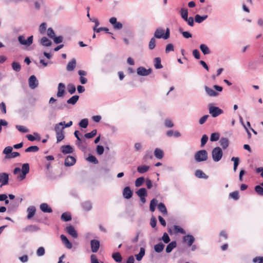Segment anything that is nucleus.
Returning a JSON list of instances; mask_svg holds the SVG:
<instances>
[{
    "instance_id": "58",
    "label": "nucleus",
    "mask_w": 263,
    "mask_h": 263,
    "mask_svg": "<svg viewBox=\"0 0 263 263\" xmlns=\"http://www.w3.org/2000/svg\"><path fill=\"white\" fill-rule=\"evenodd\" d=\"M47 28L46 23H42L39 27V31L41 34H44Z\"/></svg>"
},
{
    "instance_id": "28",
    "label": "nucleus",
    "mask_w": 263,
    "mask_h": 263,
    "mask_svg": "<svg viewBox=\"0 0 263 263\" xmlns=\"http://www.w3.org/2000/svg\"><path fill=\"white\" fill-rule=\"evenodd\" d=\"M154 155L157 158L161 159L163 157L164 153L162 150L157 148L154 151Z\"/></svg>"
},
{
    "instance_id": "20",
    "label": "nucleus",
    "mask_w": 263,
    "mask_h": 263,
    "mask_svg": "<svg viewBox=\"0 0 263 263\" xmlns=\"http://www.w3.org/2000/svg\"><path fill=\"white\" fill-rule=\"evenodd\" d=\"M76 60L72 59L69 61L67 65L66 69L67 71H71L74 70L76 66Z\"/></svg>"
},
{
    "instance_id": "44",
    "label": "nucleus",
    "mask_w": 263,
    "mask_h": 263,
    "mask_svg": "<svg viewBox=\"0 0 263 263\" xmlns=\"http://www.w3.org/2000/svg\"><path fill=\"white\" fill-rule=\"evenodd\" d=\"M61 219L65 221H68L71 219V216L68 213H64L61 215Z\"/></svg>"
},
{
    "instance_id": "14",
    "label": "nucleus",
    "mask_w": 263,
    "mask_h": 263,
    "mask_svg": "<svg viewBox=\"0 0 263 263\" xmlns=\"http://www.w3.org/2000/svg\"><path fill=\"white\" fill-rule=\"evenodd\" d=\"M204 88L207 95L209 97H217L219 95L217 92L207 86H204Z\"/></svg>"
},
{
    "instance_id": "56",
    "label": "nucleus",
    "mask_w": 263,
    "mask_h": 263,
    "mask_svg": "<svg viewBox=\"0 0 263 263\" xmlns=\"http://www.w3.org/2000/svg\"><path fill=\"white\" fill-rule=\"evenodd\" d=\"M229 196L231 198H232L235 200H237L239 198V193L238 191H235V192H232V193H230Z\"/></svg>"
},
{
    "instance_id": "54",
    "label": "nucleus",
    "mask_w": 263,
    "mask_h": 263,
    "mask_svg": "<svg viewBox=\"0 0 263 263\" xmlns=\"http://www.w3.org/2000/svg\"><path fill=\"white\" fill-rule=\"evenodd\" d=\"M97 131L96 129L92 130L90 133L85 134L84 136L86 138H91L95 137L97 134Z\"/></svg>"
},
{
    "instance_id": "2",
    "label": "nucleus",
    "mask_w": 263,
    "mask_h": 263,
    "mask_svg": "<svg viewBox=\"0 0 263 263\" xmlns=\"http://www.w3.org/2000/svg\"><path fill=\"white\" fill-rule=\"evenodd\" d=\"M223 152L219 147H216L212 151V159L214 162H218L222 158Z\"/></svg>"
},
{
    "instance_id": "9",
    "label": "nucleus",
    "mask_w": 263,
    "mask_h": 263,
    "mask_svg": "<svg viewBox=\"0 0 263 263\" xmlns=\"http://www.w3.org/2000/svg\"><path fill=\"white\" fill-rule=\"evenodd\" d=\"M67 233L71 236L73 238H77L78 234L74 228L72 226H69L66 228Z\"/></svg>"
},
{
    "instance_id": "18",
    "label": "nucleus",
    "mask_w": 263,
    "mask_h": 263,
    "mask_svg": "<svg viewBox=\"0 0 263 263\" xmlns=\"http://www.w3.org/2000/svg\"><path fill=\"white\" fill-rule=\"evenodd\" d=\"M183 241L187 243L189 246H191L195 241V238L192 235H187L183 237Z\"/></svg>"
},
{
    "instance_id": "59",
    "label": "nucleus",
    "mask_w": 263,
    "mask_h": 263,
    "mask_svg": "<svg viewBox=\"0 0 263 263\" xmlns=\"http://www.w3.org/2000/svg\"><path fill=\"white\" fill-rule=\"evenodd\" d=\"M87 160L90 162H91V163H93L94 164H97L98 163V160H97V159L96 158V157H95L93 155H89L88 158H87Z\"/></svg>"
},
{
    "instance_id": "7",
    "label": "nucleus",
    "mask_w": 263,
    "mask_h": 263,
    "mask_svg": "<svg viewBox=\"0 0 263 263\" xmlns=\"http://www.w3.org/2000/svg\"><path fill=\"white\" fill-rule=\"evenodd\" d=\"M109 22L113 25V27L115 29L119 30L122 29L123 27L122 23L119 22H117V18L115 17L110 18Z\"/></svg>"
},
{
    "instance_id": "27",
    "label": "nucleus",
    "mask_w": 263,
    "mask_h": 263,
    "mask_svg": "<svg viewBox=\"0 0 263 263\" xmlns=\"http://www.w3.org/2000/svg\"><path fill=\"white\" fill-rule=\"evenodd\" d=\"M40 43L44 46L49 47L51 45V42L46 37H43L40 40Z\"/></svg>"
},
{
    "instance_id": "50",
    "label": "nucleus",
    "mask_w": 263,
    "mask_h": 263,
    "mask_svg": "<svg viewBox=\"0 0 263 263\" xmlns=\"http://www.w3.org/2000/svg\"><path fill=\"white\" fill-rule=\"evenodd\" d=\"M88 124V121L87 119H84L79 122V126L82 128H86Z\"/></svg>"
},
{
    "instance_id": "22",
    "label": "nucleus",
    "mask_w": 263,
    "mask_h": 263,
    "mask_svg": "<svg viewBox=\"0 0 263 263\" xmlns=\"http://www.w3.org/2000/svg\"><path fill=\"white\" fill-rule=\"evenodd\" d=\"M220 146L223 149H226L229 145V140L227 138H221L219 141Z\"/></svg>"
},
{
    "instance_id": "64",
    "label": "nucleus",
    "mask_w": 263,
    "mask_h": 263,
    "mask_svg": "<svg viewBox=\"0 0 263 263\" xmlns=\"http://www.w3.org/2000/svg\"><path fill=\"white\" fill-rule=\"evenodd\" d=\"M91 263H103L102 261L99 262L95 254H92L90 256Z\"/></svg>"
},
{
    "instance_id": "51",
    "label": "nucleus",
    "mask_w": 263,
    "mask_h": 263,
    "mask_svg": "<svg viewBox=\"0 0 263 263\" xmlns=\"http://www.w3.org/2000/svg\"><path fill=\"white\" fill-rule=\"evenodd\" d=\"M144 181V179L143 177H139L135 181V186L136 187L141 186Z\"/></svg>"
},
{
    "instance_id": "57",
    "label": "nucleus",
    "mask_w": 263,
    "mask_h": 263,
    "mask_svg": "<svg viewBox=\"0 0 263 263\" xmlns=\"http://www.w3.org/2000/svg\"><path fill=\"white\" fill-rule=\"evenodd\" d=\"M174 230L176 233H180L183 234L185 233V231L182 228L178 226H174Z\"/></svg>"
},
{
    "instance_id": "8",
    "label": "nucleus",
    "mask_w": 263,
    "mask_h": 263,
    "mask_svg": "<svg viewBox=\"0 0 263 263\" xmlns=\"http://www.w3.org/2000/svg\"><path fill=\"white\" fill-rule=\"evenodd\" d=\"M28 82L30 88L32 89H35L38 86V81L34 75L31 76L29 78Z\"/></svg>"
},
{
    "instance_id": "33",
    "label": "nucleus",
    "mask_w": 263,
    "mask_h": 263,
    "mask_svg": "<svg viewBox=\"0 0 263 263\" xmlns=\"http://www.w3.org/2000/svg\"><path fill=\"white\" fill-rule=\"evenodd\" d=\"M164 245L162 242H159L154 246V250L157 253L161 252L164 249Z\"/></svg>"
},
{
    "instance_id": "46",
    "label": "nucleus",
    "mask_w": 263,
    "mask_h": 263,
    "mask_svg": "<svg viewBox=\"0 0 263 263\" xmlns=\"http://www.w3.org/2000/svg\"><path fill=\"white\" fill-rule=\"evenodd\" d=\"M156 40L154 37H152L148 43V48L150 50H153L156 46Z\"/></svg>"
},
{
    "instance_id": "34",
    "label": "nucleus",
    "mask_w": 263,
    "mask_h": 263,
    "mask_svg": "<svg viewBox=\"0 0 263 263\" xmlns=\"http://www.w3.org/2000/svg\"><path fill=\"white\" fill-rule=\"evenodd\" d=\"M137 195L140 198L147 196V191L145 188H141L136 192Z\"/></svg>"
},
{
    "instance_id": "35",
    "label": "nucleus",
    "mask_w": 263,
    "mask_h": 263,
    "mask_svg": "<svg viewBox=\"0 0 263 263\" xmlns=\"http://www.w3.org/2000/svg\"><path fill=\"white\" fill-rule=\"evenodd\" d=\"M11 65L12 69L16 72H19L21 69V66L18 62H13Z\"/></svg>"
},
{
    "instance_id": "30",
    "label": "nucleus",
    "mask_w": 263,
    "mask_h": 263,
    "mask_svg": "<svg viewBox=\"0 0 263 263\" xmlns=\"http://www.w3.org/2000/svg\"><path fill=\"white\" fill-rule=\"evenodd\" d=\"M200 49L203 54H209L210 53L211 51L209 48L205 44H201L200 45Z\"/></svg>"
},
{
    "instance_id": "61",
    "label": "nucleus",
    "mask_w": 263,
    "mask_h": 263,
    "mask_svg": "<svg viewBox=\"0 0 263 263\" xmlns=\"http://www.w3.org/2000/svg\"><path fill=\"white\" fill-rule=\"evenodd\" d=\"M47 34L48 36L50 39H53L55 36L54 32L51 28H49L47 29Z\"/></svg>"
},
{
    "instance_id": "53",
    "label": "nucleus",
    "mask_w": 263,
    "mask_h": 263,
    "mask_svg": "<svg viewBox=\"0 0 263 263\" xmlns=\"http://www.w3.org/2000/svg\"><path fill=\"white\" fill-rule=\"evenodd\" d=\"M15 127L21 133H26L29 132V130L26 127L22 125H17Z\"/></svg>"
},
{
    "instance_id": "63",
    "label": "nucleus",
    "mask_w": 263,
    "mask_h": 263,
    "mask_svg": "<svg viewBox=\"0 0 263 263\" xmlns=\"http://www.w3.org/2000/svg\"><path fill=\"white\" fill-rule=\"evenodd\" d=\"M164 125L167 127H173L174 126L173 122L170 119H166L165 120Z\"/></svg>"
},
{
    "instance_id": "16",
    "label": "nucleus",
    "mask_w": 263,
    "mask_h": 263,
    "mask_svg": "<svg viewBox=\"0 0 263 263\" xmlns=\"http://www.w3.org/2000/svg\"><path fill=\"white\" fill-rule=\"evenodd\" d=\"M76 159L71 156H68L65 160V165L67 166H72L76 163Z\"/></svg>"
},
{
    "instance_id": "62",
    "label": "nucleus",
    "mask_w": 263,
    "mask_h": 263,
    "mask_svg": "<svg viewBox=\"0 0 263 263\" xmlns=\"http://www.w3.org/2000/svg\"><path fill=\"white\" fill-rule=\"evenodd\" d=\"M45 249L43 247H39L36 251V255L38 256H42L45 254Z\"/></svg>"
},
{
    "instance_id": "45",
    "label": "nucleus",
    "mask_w": 263,
    "mask_h": 263,
    "mask_svg": "<svg viewBox=\"0 0 263 263\" xmlns=\"http://www.w3.org/2000/svg\"><path fill=\"white\" fill-rule=\"evenodd\" d=\"M159 210L164 214H167V210L163 203H160L158 205Z\"/></svg>"
},
{
    "instance_id": "41",
    "label": "nucleus",
    "mask_w": 263,
    "mask_h": 263,
    "mask_svg": "<svg viewBox=\"0 0 263 263\" xmlns=\"http://www.w3.org/2000/svg\"><path fill=\"white\" fill-rule=\"evenodd\" d=\"M158 203V201L156 199H153L150 202L149 209L151 211L154 212L156 209V206Z\"/></svg>"
},
{
    "instance_id": "42",
    "label": "nucleus",
    "mask_w": 263,
    "mask_h": 263,
    "mask_svg": "<svg viewBox=\"0 0 263 263\" xmlns=\"http://www.w3.org/2000/svg\"><path fill=\"white\" fill-rule=\"evenodd\" d=\"M145 254V249L143 248H140V251L139 254L136 255V259L138 261H140Z\"/></svg>"
},
{
    "instance_id": "52",
    "label": "nucleus",
    "mask_w": 263,
    "mask_h": 263,
    "mask_svg": "<svg viewBox=\"0 0 263 263\" xmlns=\"http://www.w3.org/2000/svg\"><path fill=\"white\" fill-rule=\"evenodd\" d=\"M22 172L25 174H28L29 172V165L28 163H24L22 165Z\"/></svg>"
},
{
    "instance_id": "43",
    "label": "nucleus",
    "mask_w": 263,
    "mask_h": 263,
    "mask_svg": "<svg viewBox=\"0 0 263 263\" xmlns=\"http://www.w3.org/2000/svg\"><path fill=\"white\" fill-rule=\"evenodd\" d=\"M34 135L36 137V138L35 137H34L33 136H32V135H30V134L27 135L26 137L27 138L28 140H29L30 141H33L35 140L36 139H37L38 140L40 139V137L37 133H34Z\"/></svg>"
},
{
    "instance_id": "11",
    "label": "nucleus",
    "mask_w": 263,
    "mask_h": 263,
    "mask_svg": "<svg viewBox=\"0 0 263 263\" xmlns=\"http://www.w3.org/2000/svg\"><path fill=\"white\" fill-rule=\"evenodd\" d=\"M154 37L157 39H163L165 40L164 30L161 28H157L154 33Z\"/></svg>"
},
{
    "instance_id": "32",
    "label": "nucleus",
    "mask_w": 263,
    "mask_h": 263,
    "mask_svg": "<svg viewBox=\"0 0 263 263\" xmlns=\"http://www.w3.org/2000/svg\"><path fill=\"white\" fill-rule=\"evenodd\" d=\"M195 175L198 178L208 179V176L201 170H197L195 172Z\"/></svg>"
},
{
    "instance_id": "24",
    "label": "nucleus",
    "mask_w": 263,
    "mask_h": 263,
    "mask_svg": "<svg viewBox=\"0 0 263 263\" xmlns=\"http://www.w3.org/2000/svg\"><path fill=\"white\" fill-rule=\"evenodd\" d=\"M35 211L36 209L34 206H31L28 207L27 210L28 213L27 218L28 219L31 218L34 216Z\"/></svg>"
},
{
    "instance_id": "3",
    "label": "nucleus",
    "mask_w": 263,
    "mask_h": 263,
    "mask_svg": "<svg viewBox=\"0 0 263 263\" xmlns=\"http://www.w3.org/2000/svg\"><path fill=\"white\" fill-rule=\"evenodd\" d=\"M33 36L31 35L29 36L27 40L24 35H20L18 37V42L22 45L27 47L30 46L33 43Z\"/></svg>"
},
{
    "instance_id": "60",
    "label": "nucleus",
    "mask_w": 263,
    "mask_h": 263,
    "mask_svg": "<svg viewBox=\"0 0 263 263\" xmlns=\"http://www.w3.org/2000/svg\"><path fill=\"white\" fill-rule=\"evenodd\" d=\"M208 140V137L206 135H203L201 139V147H203Z\"/></svg>"
},
{
    "instance_id": "13",
    "label": "nucleus",
    "mask_w": 263,
    "mask_h": 263,
    "mask_svg": "<svg viewBox=\"0 0 263 263\" xmlns=\"http://www.w3.org/2000/svg\"><path fill=\"white\" fill-rule=\"evenodd\" d=\"M61 239L63 242V243L65 246V247L68 249H70L72 248V246L71 243L69 241L66 236L64 235H61L60 236Z\"/></svg>"
},
{
    "instance_id": "6",
    "label": "nucleus",
    "mask_w": 263,
    "mask_h": 263,
    "mask_svg": "<svg viewBox=\"0 0 263 263\" xmlns=\"http://www.w3.org/2000/svg\"><path fill=\"white\" fill-rule=\"evenodd\" d=\"M9 181V175L6 173H0V186L7 185Z\"/></svg>"
},
{
    "instance_id": "15",
    "label": "nucleus",
    "mask_w": 263,
    "mask_h": 263,
    "mask_svg": "<svg viewBox=\"0 0 263 263\" xmlns=\"http://www.w3.org/2000/svg\"><path fill=\"white\" fill-rule=\"evenodd\" d=\"M64 124H65V122H61L55 125L54 130L56 134L64 133L63 129L65 128V127L63 126Z\"/></svg>"
},
{
    "instance_id": "39",
    "label": "nucleus",
    "mask_w": 263,
    "mask_h": 263,
    "mask_svg": "<svg viewBox=\"0 0 263 263\" xmlns=\"http://www.w3.org/2000/svg\"><path fill=\"white\" fill-rule=\"evenodd\" d=\"M208 17V15H203V16H200L199 14H197L195 16V21L196 22L198 23H201L204 20H205Z\"/></svg>"
},
{
    "instance_id": "55",
    "label": "nucleus",
    "mask_w": 263,
    "mask_h": 263,
    "mask_svg": "<svg viewBox=\"0 0 263 263\" xmlns=\"http://www.w3.org/2000/svg\"><path fill=\"white\" fill-rule=\"evenodd\" d=\"M39 148L37 146H31L25 149L26 152H36Z\"/></svg>"
},
{
    "instance_id": "31",
    "label": "nucleus",
    "mask_w": 263,
    "mask_h": 263,
    "mask_svg": "<svg viewBox=\"0 0 263 263\" xmlns=\"http://www.w3.org/2000/svg\"><path fill=\"white\" fill-rule=\"evenodd\" d=\"M79 99V96L77 95H74L71 97L67 101V103L71 105H74L78 101Z\"/></svg>"
},
{
    "instance_id": "1",
    "label": "nucleus",
    "mask_w": 263,
    "mask_h": 263,
    "mask_svg": "<svg viewBox=\"0 0 263 263\" xmlns=\"http://www.w3.org/2000/svg\"><path fill=\"white\" fill-rule=\"evenodd\" d=\"M208 158V153L204 149L197 152L194 155L195 160L197 162L206 161Z\"/></svg>"
},
{
    "instance_id": "25",
    "label": "nucleus",
    "mask_w": 263,
    "mask_h": 263,
    "mask_svg": "<svg viewBox=\"0 0 263 263\" xmlns=\"http://www.w3.org/2000/svg\"><path fill=\"white\" fill-rule=\"evenodd\" d=\"M44 4V0H34V7L36 10H39Z\"/></svg>"
},
{
    "instance_id": "37",
    "label": "nucleus",
    "mask_w": 263,
    "mask_h": 263,
    "mask_svg": "<svg viewBox=\"0 0 263 263\" xmlns=\"http://www.w3.org/2000/svg\"><path fill=\"white\" fill-rule=\"evenodd\" d=\"M112 257L117 262H121L122 260V256L119 252L112 254Z\"/></svg>"
},
{
    "instance_id": "10",
    "label": "nucleus",
    "mask_w": 263,
    "mask_h": 263,
    "mask_svg": "<svg viewBox=\"0 0 263 263\" xmlns=\"http://www.w3.org/2000/svg\"><path fill=\"white\" fill-rule=\"evenodd\" d=\"M90 246L91 251L93 253H96L98 251L100 248V242L99 240L96 239L91 240L90 241Z\"/></svg>"
},
{
    "instance_id": "48",
    "label": "nucleus",
    "mask_w": 263,
    "mask_h": 263,
    "mask_svg": "<svg viewBox=\"0 0 263 263\" xmlns=\"http://www.w3.org/2000/svg\"><path fill=\"white\" fill-rule=\"evenodd\" d=\"M219 137L220 135L218 133H212L210 137V140L212 142L217 141L219 140Z\"/></svg>"
},
{
    "instance_id": "12",
    "label": "nucleus",
    "mask_w": 263,
    "mask_h": 263,
    "mask_svg": "<svg viewBox=\"0 0 263 263\" xmlns=\"http://www.w3.org/2000/svg\"><path fill=\"white\" fill-rule=\"evenodd\" d=\"M65 85L62 83H60L58 85V92L57 96L58 98L62 97L65 93Z\"/></svg>"
},
{
    "instance_id": "40",
    "label": "nucleus",
    "mask_w": 263,
    "mask_h": 263,
    "mask_svg": "<svg viewBox=\"0 0 263 263\" xmlns=\"http://www.w3.org/2000/svg\"><path fill=\"white\" fill-rule=\"evenodd\" d=\"M154 66L156 69H160L162 68V65L161 63V59L159 57L156 58L154 59Z\"/></svg>"
},
{
    "instance_id": "29",
    "label": "nucleus",
    "mask_w": 263,
    "mask_h": 263,
    "mask_svg": "<svg viewBox=\"0 0 263 263\" xmlns=\"http://www.w3.org/2000/svg\"><path fill=\"white\" fill-rule=\"evenodd\" d=\"M82 206L84 210L89 211L92 209V204L90 201H86L82 203Z\"/></svg>"
},
{
    "instance_id": "49",
    "label": "nucleus",
    "mask_w": 263,
    "mask_h": 263,
    "mask_svg": "<svg viewBox=\"0 0 263 263\" xmlns=\"http://www.w3.org/2000/svg\"><path fill=\"white\" fill-rule=\"evenodd\" d=\"M254 190L258 195L263 196V187L260 185L255 186Z\"/></svg>"
},
{
    "instance_id": "17",
    "label": "nucleus",
    "mask_w": 263,
    "mask_h": 263,
    "mask_svg": "<svg viewBox=\"0 0 263 263\" xmlns=\"http://www.w3.org/2000/svg\"><path fill=\"white\" fill-rule=\"evenodd\" d=\"M133 195L132 191L129 186L125 187L123 191V196L126 199H129Z\"/></svg>"
},
{
    "instance_id": "4",
    "label": "nucleus",
    "mask_w": 263,
    "mask_h": 263,
    "mask_svg": "<svg viewBox=\"0 0 263 263\" xmlns=\"http://www.w3.org/2000/svg\"><path fill=\"white\" fill-rule=\"evenodd\" d=\"M209 113L214 117H217L219 115L223 114V111L218 107L214 106L212 104L209 105Z\"/></svg>"
},
{
    "instance_id": "47",
    "label": "nucleus",
    "mask_w": 263,
    "mask_h": 263,
    "mask_svg": "<svg viewBox=\"0 0 263 263\" xmlns=\"http://www.w3.org/2000/svg\"><path fill=\"white\" fill-rule=\"evenodd\" d=\"M231 161L234 162L233 170L234 172H236L237 170V166L239 164V159L238 157H233L231 158Z\"/></svg>"
},
{
    "instance_id": "38",
    "label": "nucleus",
    "mask_w": 263,
    "mask_h": 263,
    "mask_svg": "<svg viewBox=\"0 0 263 263\" xmlns=\"http://www.w3.org/2000/svg\"><path fill=\"white\" fill-rule=\"evenodd\" d=\"M149 168V167L147 165L139 166L137 167V171L139 173L142 174V173H144L147 172L148 171Z\"/></svg>"
},
{
    "instance_id": "26",
    "label": "nucleus",
    "mask_w": 263,
    "mask_h": 263,
    "mask_svg": "<svg viewBox=\"0 0 263 263\" xmlns=\"http://www.w3.org/2000/svg\"><path fill=\"white\" fill-rule=\"evenodd\" d=\"M177 243L175 241H172L170 243L166 248V252L167 253H169L172 252V251L176 247Z\"/></svg>"
},
{
    "instance_id": "36",
    "label": "nucleus",
    "mask_w": 263,
    "mask_h": 263,
    "mask_svg": "<svg viewBox=\"0 0 263 263\" xmlns=\"http://www.w3.org/2000/svg\"><path fill=\"white\" fill-rule=\"evenodd\" d=\"M180 15L181 17L184 20H187V18H188V11L186 9L182 8L180 9Z\"/></svg>"
},
{
    "instance_id": "5",
    "label": "nucleus",
    "mask_w": 263,
    "mask_h": 263,
    "mask_svg": "<svg viewBox=\"0 0 263 263\" xmlns=\"http://www.w3.org/2000/svg\"><path fill=\"white\" fill-rule=\"evenodd\" d=\"M152 69H146L144 67H139L137 69V73L138 75L140 76H147L152 72Z\"/></svg>"
},
{
    "instance_id": "19",
    "label": "nucleus",
    "mask_w": 263,
    "mask_h": 263,
    "mask_svg": "<svg viewBox=\"0 0 263 263\" xmlns=\"http://www.w3.org/2000/svg\"><path fill=\"white\" fill-rule=\"evenodd\" d=\"M18 206V203L15 201L10 202L8 206V212L12 213L15 212Z\"/></svg>"
},
{
    "instance_id": "23",
    "label": "nucleus",
    "mask_w": 263,
    "mask_h": 263,
    "mask_svg": "<svg viewBox=\"0 0 263 263\" xmlns=\"http://www.w3.org/2000/svg\"><path fill=\"white\" fill-rule=\"evenodd\" d=\"M40 207L41 210L44 213H51L52 212L51 208L46 203H42Z\"/></svg>"
},
{
    "instance_id": "21",
    "label": "nucleus",
    "mask_w": 263,
    "mask_h": 263,
    "mask_svg": "<svg viewBox=\"0 0 263 263\" xmlns=\"http://www.w3.org/2000/svg\"><path fill=\"white\" fill-rule=\"evenodd\" d=\"M61 151L63 154H71L73 152V148L69 145H64L61 147Z\"/></svg>"
}]
</instances>
